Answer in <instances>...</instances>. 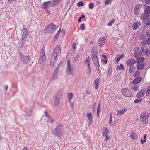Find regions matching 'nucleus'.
<instances>
[{"label":"nucleus","instance_id":"obj_1","mask_svg":"<svg viewBox=\"0 0 150 150\" xmlns=\"http://www.w3.org/2000/svg\"><path fill=\"white\" fill-rule=\"evenodd\" d=\"M61 52V49L59 45H57L55 48L53 53L51 57L50 65L52 67L55 66V62L57 59V55L60 54Z\"/></svg>","mask_w":150,"mask_h":150},{"label":"nucleus","instance_id":"obj_2","mask_svg":"<svg viewBox=\"0 0 150 150\" xmlns=\"http://www.w3.org/2000/svg\"><path fill=\"white\" fill-rule=\"evenodd\" d=\"M63 125L61 124H59L55 128L52 132L53 134L57 136L58 137H60L63 133Z\"/></svg>","mask_w":150,"mask_h":150},{"label":"nucleus","instance_id":"obj_3","mask_svg":"<svg viewBox=\"0 0 150 150\" xmlns=\"http://www.w3.org/2000/svg\"><path fill=\"white\" fill-rule=\"evenodd\" d=\"M63 91L62 90H59L55 94L54 99V104L55 106L60 104V100L62 96Z\"/></svg>","mask_w":150,"mask_h":150},{"label":"nucleus","instance_id":"obj_4","mask_svg":"<svg viewBox=\"0 0 150 150\" xmlns=\"http://www.w3.org/2000/svg\"><path fill=\"white\" fill-rule=\"evenodd\" d=\"M150 13V7L148 6L145 9L144 13L142 14V19L143 20V22L145 24L147 21H149V19L148 18L149 16Z\"/></svg>","mask_w":150,"mask_h":150},{"label":"nucleus","instance_id":"obj_5","mask_svg":"<svg viewBox=\"0 0 150 150\" xmlns=\"http://www.w3.org/2000/svg\"><path fill=\"white\" fill-rule=\"evenodd\" d=\"M18 54L23 64H28L31 60L30 56L25 55L21 52H19Z\"/></svg>","mask_w":150,"mask_h":150},{"label":"nucleus","instance_id":"obj_6","mask_svg":"<svg viewBox=\"0 0 150 150\" xmlns=\"http://www.w3.org/2000/svg\"><path fill=\"white\" fill-rule=\"evenodd\" d=\"M57 28L56 25L54 23H51L47 26L44 30L45 33H51Z\"/></svg>","mask_w":150,"mask_h":150},{"label":"nucleus","instance_id":"obj_7","mask_svg":"<svg viewBox=\"0 0 150 150\" xmlns=\"http://www.w3.org/2000/svg\"><path fill=\"white\" fill-rule=\"evenodd\" d=\"M97 52L95 51H93L91 53L92 60L96 66L99 64L98 57L97 56Z\"/></svg>","mask_w":150,"mask_h":150},{"label":"nucleus","instance_id":"obj_8","mask_svg":"<svg viewBox=\"0 0 150 150\" xmlns=\"http://www.w3.org/2000/svg\"><path fill=\"white\" fill-rule=\"evenodd\" d=\"M145 113H142L140 115V120L143 123L146 124L148 123L149 114Z\"/></svg>","mask_w":150,"mask_h":150},{"label":"nucleus","instance_id":"obj_9","mask_svg":"<svg viewBox=\"0 0 150 150\" xmlns=\"http://www.w3.org/2000/svg\"><path fill=\"white\" fill-rule=\"evenodd\" d=\"M72 70L70 60H68L67 61V68L66 70L67 73L69 75H70L72 73Z\"/></svg>","mask_w":150,"mask_h":150},{"label":"nucleus","instance_id":"obj_10","mask_svg":"<svg viewBox=\"0 0 150 150\" xmlns=\"http://www.w3.org/2000/svg\"><path fill=\"white\" fill-rule=\"evenodd\" d=\"M122 94L126 97H131L132 96V94L128 89L122 88Z\"/></svg>","mask_w":150,"mask_h":150},{"label":"nucleus","instance_id":"obj_11","mask_svg":"<svg viewBox=\"0 0 150 150\" xmlns=\"http://www.w3.org/2000/svg\"><path fill=\"white\" fill-rule=\"evenodd\" d=\"M142 6L140 4H137L135 6L134 12V13L136 15H138L141 11Z\"/></svg>","mask_w":150,"mask_h":150},{"label":"nucleus","instance_id":"obj_12","mask_svg":"<svg viewBox=\"0 0 150 150\" xmlns=\"http://www.w3.org/2000/svg\"><path fill=\"white\" fill-rule=\"evenodd\" d=\"M28 31L26 29L24 28L21 30V37L26 39L28 35Z\"/></svg>","mask_w":150,"mask_h":150},{"label":"nucleus","instance_id":"obj_13","mask_svg":"<svg viewBox=\"0 0 150 150\" xmlns=\"http://www.w3.org/2000/svg\"><path fill=\"white\" fill-rule=\"evenodd\" d=\"M146 92V89L142 88L138 93L136 96L138 98L141 97L145 95Z\"/></svg>","mask_w":150,"mask_h":150},{"label":"nucleus","instance_id":"obj_14","mask_svg":"<svg viewBox=\"0 0 150 150\" xmlns=\"http://www.w3.org/2000/svg\"><path fill=\"white\" fill-rule=\"evenodd\" d=\"M136 62V60L134 59H128L126 62V64L129 66H132L134 65Z\"/></svg>","mask_w":150,"mask_h":150},{"label":"nucleus","instance_id":"obj_15","mask_svg":"<svg viewBox=\"0 0 150 150\" xmlns=\"http://www.w3.org/2000/svg\"><path fill=\"white\" fill-rule=\"evenodd\" d=\"M26 39L21 38V39L19 40V46L20 48H22L24 45Z\"/></svg>","mask_w":150,"mask_h":150},{"label":"nucleus","instance_id":"obj_16","mask_svg":"<svg viewBox=\"0 0 150 150\" xmlns=\"http://www.w3.org/2000/svg\"><path fill=\"white\" fill-rule=\"evenodd\" d=\"M141 25V23L140 21H137L133 23L132 28L134 30H136Z\"/></svg>","mask_w":150,"mask_h":150},{"label":"nucleus","instance_id":"obj_17","mask_svg":"<svg viewBox=\"0 0 150 150\" xmlns=\"http://www.w3.org/2000/svg\"><path fill=\"white\" fill-rule=\"evenodd\" d=\"M142 80L141 78L138 77L134 79L132 81V83L134 84H136L139 83Z\"/></svg>","mask_w":150,"mask_h":150},{"label":"nucleus","instance_id":"obj_18","mask_svg":"<svg viewBox=\"0 0 150 150\" xmlns=\"http://www.w3.org/2000/svg\"><path fill=\"white\" fill-rule=\"evenodd\" d=\"M102 131L103 136L104 137H105V136H106V135H108L109 132V131L106 127L103 128Z\"/></svg>","mask_w":150,"mask_h":150},{"label":"nucleus","instance_id":"obj_19","mask_svg":"<svg viewBox=\"0 0 150 150\" xmlns=\"http://www.w3.org/2000/svg\"><path fill=\"white\" fill-rule=\"evenodd\" d=\"M86 116L89 121V125H90L93 121L92 113H87Z\"/></svg>","mask_w":150,"mask_h":150},{"label":"nucleus","instance_id":"obj_20","mask_svg":"<svg viewBox=\"0 0 150 150\" xmlns=\"http://www.w3.org/2000/svg\"><path fill=\"white\" fill-rule=\"evenodd\" d=\"M58 67H57V68H56V69H55V70L54 71L53 75L52 77V78L53 79H56L57 78V74H58Z\"/></svg>","mask_w":150,"mask_h":150},{"label":"nucleus","instance_id":"obj_21","mask_svg":"<svg viewBox=\"0 0 150 150\" xmlns=\"http://www.w3.org/2000/svg\"><path fill=\"white\" fill-rule=\"evenodd\" d=\"M100 78H97L96 79L94 86L96 89L98 88L99 85V82L100 81Z\"/></svg>","mask_w":150,"mask_h":150},{"label":"nucleus","instance_id":"obj_22","mask_svg":"<svg viewBox=\"0 0 150 150\" xmlns=\"http://www.w3.org/2000/svg\"><path fill=\"white\" fill-rule=\"evenodd\" d=\"M105 40L103 38L102 39H100L98 42V44L99 45V46H102L103 45L105 44Z\"/></svg>","mask_w":150,"mask_h":150},{"label":"nucleus","instance_id":"obj_23","mask_svg":"<svg viewBox=\"0 0 150 150\" xmlns=\"http://www.w3.org/2000/svg\"><path fill=\"white\" fill-rule=\"evenodd\" d=\"M112 65L111 64L109 65L108 69V71L107 76H110V75L112 74Z\"/></svg>","mask_w":150,"mask_h":150},{"label":"nucleus","instance_id":"obj_24","mask_svg":"<svg viewBox=\"0 0 150 150\" xmlns=\"http://www.w3.org/2000/svg\"><path fill=\"white\" fill-rule=\"evenodd\" d=\"M45 60V55H41L39 59V62L40 63H42Z\"/></svg>","mask_w":150,"mask_h":150},{"label":"nucleus","instance_id":"obj_25","mask_svg":"<svg viewBox=\"0 0 150 150\" xmlns=\"http://www.w3.org/2000/svg\"><path fill=\"white\" fill-rule=\"evenodd\" d=\"M127 111L126 109H123L122 110H118L117 112V115H122Z\"/></svg>","mask_w":150,"mask_h":150},{"label":"nucleus","instance_id":"obj_26","mask_svg":"<svg viewBox=\"0 0 150 150\" xmlns=\"http://www.w3.org/2000/svg\"><path fill=\"white\" fill-rule=\"evenodd\" d=\"M144 65L143 63H140L137 65V69L138 70H141L143 69Z\"/></svg>","mask_w":150,"mask_h":150},{"label":"nucleus","instance_id":"obj_27","mask_svg":"<svg viewBox=\"0 0 150 150\" xmlns=\"http://www.w3.org/2000/svg\"><path fill=\"white\" fill-rule=\"evenodd\" d=\"M146 47L144 46L143 47H141L140 52V54L141 55L144 54V53L145 50H146Z\"/></svg>","mask_w":150,"mask_h":150},{"label":"nucleus","instance_id":"obj_28","mask_svg":"<svg viewBox=\"0 0 150 150\" xmlns=\"http://www.w3.org/2000/svg\"><path fill=\"white\" fill-rule=\"evenodd\" d=\"M124 57V54H122L120 56H119V55H117L116 56V58L115 59L116 60L117 59V62H118L122 58Z\"/></svg>","mask_w":150,"mask_h":150},{"label":"nucleus","instance_id":"obj_29","mask_svg":"<svg viewBox=\"0 0 150 150\" xmlns=\"http://www.w3.org/2000/svg\"><path fill=\"white\" fill-rule=\"evenodd\" d=\"M68 100L70 102L73 97V94L72 93H69L68 95Z\"/></svg>","mask_w":150,"mask_h":150},{"label":"nucleus","instance_id":"obj_30","mask_svg":"<svg viewBox=\"0 0 150 150\" xmlns=\"http://www.w3.org/2000/svg\"><path fill=\"white\" fill-rule=\"evenodd\" d=\"M48 6V4L47 1L44 2L43 4V8L45 10H47Z\"/></svg>","mask_w":150,"mask_h":150},{"label":"nucleus","instance_id":"obj_31","mask_svg":"<svg viewBox=\"0 0 150 150\" xmlns=\"http://www.w3.org/2000/svg\"><path fill=\"white\" fill-rule=\"evenodd\" d=\"M100 105H101V103L100 102H99V105H98V106L97 107V116L98 117H99V113L100 112Z\"/></svg>","mask_w":150,"mask_h":150},{"label":"nucleus","instance_id":"obj_32","mask_svg":"<svg viewBox=\"0 0 150 150\" xmlns=\"http://www.w3.org/2000/svg\"><path fill=\"white\" fill-rule=\"evenodd\" d=\"M125 68L122 64H120L119 65H118L116 69L119 70H123Z\"/></svg>","mask_w":150,"mask_h":150},{"label":"nucleus","instance_id":"obj_33","mask_svg":"<svg viewBox=\"0 0 150 150\" xmlns=\"http://www.w3.org/2000/svg\"><path fill=\"white\" fill-rule=\"evenodd\" d=\"M53 2L52 5L53 6L57 5L60 3V0H52Z\"/></svg>","mask_w":150,"mask_h":150},{"label":"nucleus","instance_id":"obj_34","mask_svg":"<svg viewBox=\"0 0 150 150\" xmlns=\"http://www.w3.org/2000/svg\"><path fill=\"white\" fill-rule=\"evenodd\" d=\"M130 137L132 140H135L136 137L135 136V134L134 133L132 132L129 135Z\"/></svg>","mask_w":150,"mask_h":150},{"label":"nucleus","instance_id":"obj_35","mask_svg":"<svg viewBox=\"0 0 150 150\" xmlns=\"http://www.w3.org/2000/svg\"><path fill=\"white\" fill-rule=\"evenodd\" d=\"M146 96H149L150 95V86L147 88V89H146Z\"/></svg>","mask_w":150,"mask_h":150},{"label":"nucleus","instance_id":"obj_36","mask_svg":"<svg viewBox=\"0 0 150 150\" xmlns=\"http://www.w3.org/2000/svg\"><path fill=\"white\" fill-rule=\"evenodd\" d=\"M146 42L143 41L142 42L143 44H144L146 45L149 44H150V38H147L146 40Z\"/></svg>","mask_w":150,"mask_h":150},{"label":"nucleus","instance_id":"obj_37","mask_svg":"<svg viewBox=\"0 0 150 150\" xmlns=\"http://www.w3.org/2000/svg\"><path fill=\"white\" fill-rule=\"evenodd\" d=\"M143 54H145L147 56H148L150 55V51L148 50L147 47L146 48V50Z\"/></svg>","mask_w":150,"mask_h":150},{"label":"nucleus","instance_id":"obj_38","mask_svg":"<svg viewBox=\"0 0 150 150\" xmlns=\"http://www.w3.org/2000/svg\"><path fill=\"white\" fill-rule=\"evenodd\" d=\"M110 117L109 119V124L111 125H113V124H112L111 123L112 119V117L111 113H110Z\"/></svg>","mask_w":150,"mask_h":150},{"label":"nucleus","instance_id":"obj_39","mask_svg":"<svg viewBox=\"0 0 150 150\" xmlns=\"http://www.w3.org/2000/svg\"><path fill=\"white\" fill-rule=\"evenodd\" d=\"M91 60V59L90 57L89 56H88L87 57L86 60L83 61V62L85 64H87L90 63Z\"/></svg>","mask_w":150,"mask_h":150},{"label":"nucleus","instance_id":"obj_40","mask_svg":"<svg viewBox=\"0 0 150 150\" xmlns=\"http://www.w3.org/2000/svg\"><path fill=\"white\" fill-rule=\"evenodd\" d=\"M135 70V67H130L129 69V72L130 73L132 74L133 73Z\"/></svg>","mask_w":150,"mask_h":150},{"label":"nucleus","instance_id":"obj_41","mask_svg":"<svg viewBox=\"0 0 150 150\" xmlns=\"http://www.w3.org/2000/svg\"><path fill=\"white\" fill-rule=\"evenodd\" d=\"M139 38L141 40H145L146 38L145 37V35L144 34H141L139 36Z\"/></svg>","mask_w":150,"mask_h":150},{"label":"nucleus","instance_id":"obj_42","mask_svg":"<svg viewBox=\"0 0 150 150\" xmlns=\"http://www.w3.org/2000/svg\"><path fill=\"white\" fill-rule=\"evenodd\" d=\"M115 19H112L110 22H109L108 23V25L109 26H111L112 24L115 21Z\"/></svg>","mask_w":150,"mask_h":150},{"label":"nucleus","instance_id":"obj_43","mask_svg":"<svg viewBox=\"0 0 150 150\" xmlns=\"http://www.w3.org/2000/svg\"><path fill=\"white\" fill-rule=\"evenodd\" d=\"M137 60L138 62L140 63L144 61V57H139L137 59Z\"/></svg>","mask_w":150,"mask_h":150},{"label":"nucleus","instance_id":"obj_44","mask_svg":"<svg viewBox=\"0 0 150 150\" xmlns=\"http://www.w3.org/2000/svg\"><path fill=\"white\" fill-rule=\"evenodd\" d=\"M40 54L41 55H45V47L43 46L42 49L41 51L40 52Z\"/></svg>","mask_w":150,"mask_h":150},{"label":"nucleus","instance_id":"obj_45","mask_svg":"<svg viewBox=\"0 0 150 150\" xmlns=\"http://www.w3.org/2000/svg\"><path fill=\"white\" fill-rule=\"evenodd\" d=\"M140 73V71H137L134 74V77L137 76H139V74Z\"/></svg>","mask_w":150,"mask_h":150},{"label":"nucleus","instance_id":"obj_46","mask_svg":"<svg viewBox=\"0 0 150 150\" xmlns=\"http://www.w3.org/2000/svg\"><path fill=\"white\" fill-rule=\"evenodd\" d=\"M77 5L79 7L83 5V3L82 1H80L77 3Z\"/></svg>","mask_w":150,"mask_h":150},{"label":"nucleus","instance_id":"obj_47","mask_svg":"<svg viewBox=\"0 0 150 150\" xmlns=\"http://www.w3.org/2000/svg\"><path fill=\"white\" fill-rule=\"evenodd\" d=\"M94 4L93 3L91 2L89 4V8L90 9H92L94 7Z\"/></svg>","mask_w":150,"mask_h":150},{"label":"nucleus","instance_id":"obj_48","mask_svg":"<svg viewBox=\"0 0 150 150\" xmlns=\"http://www.w3.org/2000/svg\"><path fill=\"white\" fill-rule=\"evenodd\" d=\"M60 32H61V29H60L57 32V33L54 36H55V38H58L59 37V33H60Z\"/></svg>","mask_w":150,"mask_h":150},{"label":"nucleus","instance_id":"obj_49","mask_svg":"<svg viewBox=\"0 0 150 150\" xmlns=\"http://www.w3.org/2000/svg\"><path fill=\"white\" fill-rule=\"evenodd\" d=\"M138 86L137 85H135L133 87V89L134 91H137L138 90Z\"/></svg>","mask_w":150,"mask_h":150},{"label":"nucleus","instance_id":"obj_50","mask_svg":"<svg viewBox=\"0 0 150 150\" xmlns=\"http://www.w3.org/2000/svg\"><path fill=\"white\" fill-rule=\"evenodd\" d=\"M85 24L84 23L81 24L80 25V29L82 30H84L85 29V27L84 26Z\"/></svg>","mask_w":150,"mask_h":150},{"label":"nucleus","instance_id":"obj_51","mask_svg":"<svg viewBox=\"0 0 150 150\" xmlns=\"http://www.w3.org/2000/svg\"><path fill=\"white\" fill-rule=\"evenodd\" d=\"M142 101V100L141 99H137L135 100L134 102L136 103H137L141 102Z\"/></svg>","mask_w":150,"mask_h":150},{"label":"nucleus","instance_id":"obj_52","mask_svg":"<svg viewBox=\"0 0 150 150\" xmlns=\"http://www.w3.org/2000/svg\"><path fill=\"white\" fill-rule=\"evenodd\" d=\"M33 111L32 110H29L27 112V114L28 116H30L32 114V112Z\"/></svg>","mask_w":150,"mask_h":150},{"label":"nucleus","instance_id":"obj_53","mask_svg":"<svg viewBox=\"0 0 150 150\" xmlns=\"http://www.w3.org/2000/svg\"><path fill=\"white\" fill-rule=\"evenodd\" d=\"M44 113L45 114V116L46 117H48L49 119H50L51 118V117L48 114L47 111H45Z\"/></svg>","mask_w":150,"mask_h":150},{"label":"nucleus","instance_id":"obj_54","mask_svg":"<svg viewBox=\"0 0 150 150\" xmlns=\"http://www.w3.org/2000/svg\"><path fill=\"white\" fill-rule=\"evenodd\" d=\"M80 57L79 55H77L74 58V62H75L76 61L79 60V59Z\"/></svg>","mask_w":150,"mask_h":150},{"label":"nucleus","instance_id":"obj_55","mask_svg":"<svg viewBox=\"0 0 150 150\" xmlns=\"http://www.w3.org/2000/svg\"><path fill=\"white\" fill-rule=\"evenodd\" d=\"M112 0H106L105 1V4L106 5H108L112 1Z\"/></svg>","mask_w":150,"mask_h":150},{"label":"nucleus","instance_id":"obj_56","mask_svg":"<svg viewBox=\"0 0 150 150\" xmlns=\"http://www.w3.org/2000/svg\"><path fill=\"white\" fill-rule=\"evenodd\" d=\"M48 2V6H49L50 7L53 6L54 7L55 6H53L52 5V4H53V2L52 3V1H47Z\"/></svg>","mask_w":150,"mask_h":150},{"label":"nucleus","instance_id":"obj_57","mask_svg":"<svg viewBox=\"0 0 150 150\" xmlns=\"http://www.w3.org/2000/svg\"><path fill=\"white\" fill-rule=\"evenodd\" d=\"M105 137V138L106 141H107L108 140H109L110 139V137L109 135H106Z\"/></svg>","mask_w":150,"mask_h":150},{"label":"nucleus","instance_id":"obj_58","mask_svg":"<svg viewBox=\"0 0 150 150\" xmlns=\"http://www.w3.org/2000/svg\"><path fill=\"white\" fill-rule=\"evenodd\" d=\"M146 34L147 36L150 37V31L146 32Z\"/></svg>","mask_w":150,"mask_h":150},{"label":"nucleus","instance_id":"obj_59","mask_svg":"<svg viewBox=\"0 0 150 150\" xmlns=\"http://www.w3.org/2000/svg\"><path fill=\"white\" fill-rule=\"evenodd\" d=\"M138 53L137 52H136L134 54V57L135 58H137L138 55Z\"/></svg>","mask_w":150,"mask_h":150},{"label":"nucleus","instance_id":"obj_60","mask_svg":"<svg viewBox=\"0 0 150 150\" xmlns=\"http://www.w3.org/2000/svg\"><path fill=\"white\" fill-rule=\"evenodd\" d=\"M145 3L146 4H150V0H145Z\"/></svg>","mask_w":150,"mask_h":150},{"label":"nucleus","instance_id":"obj_61","mask_svg":"<svg viewBox=\"0 0 150 150\" xmlns=\"http://www.w3.org/2000/svg\"><path fill=\"white\" fill-rule=\"evenodd\" d=\"M148 21H147V22L146 23V25L147 26L150 27V21L147 22Z\"/></svg>","mask_w":150,"mask_h":150},{"label":"nucleus","instance_id":"obj_62","mask_svg":"<svg viewBox=\"0 0 150 150\" xmlns=\"http://www.w3.org/2000/svg\"><path fill=\"white\" fill-rule=\"evenodd\" d=\"M76 44L75 42L74 43L72 44V48L74 49L76 48Z\"/></svg>","mask_w":150,"mask_h":150},{"label":"nucleus","instance_id":"obj_63","mask_svg":"<svg viewBox=\"0 0 150 150\" xmlns=\"http://www.w3.org/2000/svg\"><path fill=\"white\" fill-rule=\"evenodd\" d=\"M86 93L88 95H90L91 93V92L90 91L88 90L86 91Z\"/></svg>","mask_w":150,"mask_h":150},{"label":"nucleus","instance_id":"obj_64","mask_svg":"<svg viewBox=\"0 0 150 150\" xmlns=\"http://www.w3.org/2000/svg\"><path fill=\"white\" fill-rule=\"evenodd\" d=\"M102 61L103 62H104V63H106L107 62V60L106 59H102Z\"/></svg>","mask_w":150,"mask_h":150}]
</instances>
